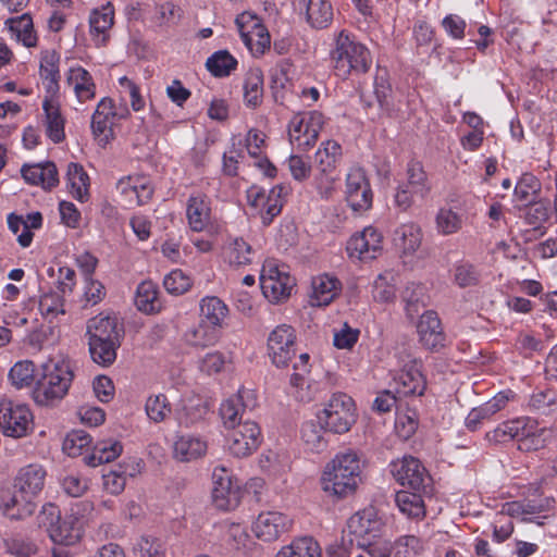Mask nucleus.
Instances as JSON below:
<instances>
[{"label":"nucleus","mask_w":557,"mask_h":557,"mask_svg":"<svg viewBox=\"0 0 557 557\" xmlns=\"http://www.w3.org/2000/svg\"><path fill=\"white\" fill-rule=\"evenodd\" d=\"M361 481V462L351 449L339 451L326 463L322 476V490L337 498L352 495Z\"/></svg>","instance_id":"f257e3e1"},{"label":"nucleus","mask_w":557,"mask_h":557,"mask_svg":"<svg viewBox=\"0 0 557 557\" xmlns=\"http://www.w3.org/2000/svg\"><path fill=\"white\" fill-rule=\"evenodd\" d=\"M330 58L335 75L343 79L351 73L364 74L372 65L371 52L367 46L346 29L335 35Z\"/></svg>","instance_id":"f03ea898"},{"label":"nucleus","mask_w":557,"mask_h":557,"mask_svg":"<svg viewBox=\"0 0 557 557\" xmlns=\"http://www.w3.org/2000/svg\"><path fill=\"white\" fill-rule=\"evenodd\" d=\"M46 471L39 465H28L23 467L15 478V488L21 493L22 499L17 495L10 497L2 505L3 515L12 520H22L30 516L36 505L32 498L36 496L44 487Z\"/></svg>","instance_id":"7ed1b4c3"},{"label":"nucleus","mask_w":557,"mask_h":557,"mask_svg":"<svg viewBox=\"0 0 557 557\" xmlns=\"http://www.w3.org/2000/svg\"><path fill=\"white\" fill-rule=\"evenodd\" d=\"M73 379L70 362L45 364L42 376L37 381L33 392L34 400L40 406L53 405L67 394Z\"/></svg>","instance_id":"20e7f679"},{"label":"nucleus","mask_w":557,"mask_h":557,"mask_svg":"<svg viewBox=\"0 0 557 557\" xmlns=\"http://www.w3.org/2000/svg\"><path fill=\"white\" fill-rule=\"evenodd\" d=\"M355 403L345 393H335L326 401L324 408L317 414L325 430L334 434H344L356 422Z\"/></svg>","instance_id":"39448f33"},{"label":"nucleus","mask_w":557,"mask_h":557,"mask_svg":"<svg viewBox=\"0 0 557 557\" xmlns=\"http://www.w3.org/2000/svg\"><path fill=\"white\" fill-rule=\"evenodd\" d=\"M38 523L44 527L53 543L62 546L76 544L82 536V525L76 518L61 519L57 506H45L38 516Z\"/></svg>","instance_id":"423d86ee"},{"label":"nucleus","mask_w":557,"mask_h":557,"mask_svg":"<svg viewBox=\"0 0 557 557\" xmlns=\"http://www.w3.org/2000/svg\"><path fill=\"white\" fill-rule=\"evenodd\" d=\"M400 372L395 379V391L399 397L422 396L426 388V381L422 374V360L404 349L397 354Z\"/></svg>","instance_id":"0eeeda50"},{"label":"nucleus","mask_w":557,"mask_h":557,"mask_svg":"<svg viewBox=\"0 0 557 557\" xmlns=\"http://www.w3.org/2000/svg\"><path fill=\"white\" fill-rule=\"evenodd\" d=\"M295 284V278L289 275L286 265H280L275 260H267L263 263L260 272V285L264 297L271 302H278L287 298Z\"/></svg>","instance_id":"6e6552de"},{"label":"nucleus","mask_w":557,"mask_h":557,"mask_svg":"<svg viewBox=\"0 0 557 557\" xmlns=\"http://www.w3.org/2000/svg\"><path fill=\"white\" fill-rule=\"evenodd\" d=\"M34 430V417L30 409L10 399L0 400V431L3 435L22 438Z\"/></svg>","instance_id":"1a4fd4ad"},{"label":"nucleus","mask_w":557,"mask_h":557,"mask_svg":"<svg viewBox=\"0 0 557 557\" xmlns=\"http://www.w3.org/2000/svg\"><path fill=\"white\" fill-rule=\"evenodd\" d=\"M324 125V116L319 111H310L293 116L288 125L289 140L300 150H308L318 140Z\"/></svg>","instance_id":"9d476101"},{"label":"nucleus","mask_w":557,"mask_h":557,"mask_svg":"<svg viewBox=\"0 0 557 557\" xmlns=\"http://www.w3.org/2000/svg\"><path fill=\"white\" fill-rule=\"evenodd\" d=\"M287 194L288 187L284 185H276L268 193L263 188L252 186L247 191V199L249 205L259 211L262 224L268 226L281 213L284 196Z\"/></svg>","instance_id":"9b49d317"},{"label":"nucleus","mask_w":557,"mask_h":557,"mask_svg":"<svg viewBox=\"0 0 557 557\" xmlns=\"http://www.w3.org/2000/svg\"><path fill=\"white\" fill-rule=\"evenodd\" d=\"M259 425L247 417L243 423L228 430L226 446L230 453L238 458L252 454L261 443Z\"/></svg>","instance_id":"f8f14e48"},{"label":"nucleus","mask_w":557,"mask_h":557,"mask_svg":"<svg viewBox=\"0 0 557 557\" xmlns=\"http://www.w3.org/2000/svg\"><path fill=\"white\" fill-rule=\"evenodd\" d=\"M296 332L290 325H277L269 334L268 354L275 367H287L296 356Z\"/></svg>","instance_id":"ddd939ff"},{"label":"nucleus","mask_w":557,"mask_h":557,"mask_svg":"<svg viewBox=\"0 0 557 557\" xmlns=\"http://www.w3.org/2000/svg\"><path fill=\"white\" fill-rule=\"evenodd\" d=\"M257 407V397L252 389L239 388L237 394L224 400L220 406V416L224 426L230 430L243 423Z\"/></svg>","instance_id":"4468645a"},{"label":"nucleus","mask_w":557,"mask_h":557,"mask_svg":"<svg viewBox=\"0 0 557 557\" xmlns=\"http://www.w3.org/2000/svg\"><path fill=\"white\" fill-rule=\"evenodd\" d=\"M212 503L220 510H233L240 502L239 484L233 480L230 471L222 467H215L212 473Z\"/></svg>","instance_id":"2eb2a0df"},{"label":"nucleus","mask_w":557,"mask_h":557,"mask_svg":"<svg viewBox=\"0 0 557 557\" xmlns=\"http://www.w3.org/2000/svg\"><path fill=\"white\" fill-rule=\"evenodd\" d=\"M348 530L358 539V545H369L381 537L384 521L377 510L370 506L354 513L347 522Z\"/></svg>","instance_id":"dca6fc26"},{"label":"nucleus","mask_w":557,"mask_h":557,"mask_svg":"<svg viewBox=\"0 0 557 557\" xmlns=\"http://www.w3.org/2000/svg\"><path fill=\"white\" fill-rule=\"evenodd\" d=\"M346 200L355 212H364L372 207L373 193L361 168H351L346 175Z\"/></svg>","instance_id":"f3484780"},{"label":"nucleus","mask_w":557,"mask_h":557,"mask_svg":"<svg viewBox=\"0 0 557 557\" xmlns=\"http://www.w3.org/2000/svg\"><path fill=\"white\" fill-rule=\"evenodd\" d=\"M240 38L255 57L262 55L270 48V35L260 20L249 13H243L236 18Z\"/></svg>","instance_id":"a211bd4d"},{"label":"nucleus","mask_w":557,"mask_h":557,"mask_svg":"<svg viewBox=\"0 0 557 557\" xmlns=\"http://www.w3.org/2000/svg\"><path fill=\"white\" fill-rule=\"evenodd\" d=\"M391 473L403 486L413 491H422L431 481L426 469L419 459L412 456H405L391 463Z\"/></svg>","instance_id":"6ab92c4d"},{"label":"nucleus","mask_w":557,"mask_h":557,"mask_svg":"<svg viewBox=\"0 0 557 557\" xmlns=\"http://www.w3.org/2000/svg\"><path fill=\"white\" fill-rule=\"evenodd\" d=\"M382 234L372 226L364 227L362 232L350 237L347 243V252L350 258L358 260H372L382 250Z\"/></svg>","instance_id":"aec40b11"},{"label":"nucleus","mask_w":557,"mask_h":557,"mask_svg":"<svg viewBox=\"0 0 557 557\" xmlns=\"http://www.w3.org/2000/svg\"><path fill=\"white\" fill-rule=\"evenodd\" d=\"M292 527V519L278 511H263L253 522L252 530L256 536L264 542L277 540Z\"/></svg>","instance_id":"412c9836"},{"label":"nucleus","mask_w":557,"mask_h":557,"mask_svg":"<svg viewBox=\"0 0 557 557\" xmlns=\"http://www.w3.org/2000/svg\"><path fill=\"white\" fill-rule=\"evenodd\" d=\"M117 112L114 110L113 101L110 98H102L91 117V131L94 136L103 145L113 138V124Z\"/></svg>","instance_id":"4be33fe9"},{"label":"nucleus","mask_w":557,"mask_h":557,"mask_svg":"<svg viewBox=\"0 0 557 557\" xmlns=\"http://www.w3.org/2000/svg\"><path fill=\"white\" fill-rule=\"evenodd\" d=\"M87 335L90 341L121 345L124 331L123 327L119 325L116 318L99 314L88 321Z\"/></svg>","instance_id":"5701e85b"},{"label":"nucleus","mask_w":557,"mask_h":557,"mask_svg":"<svg viewBox=\"0 0 557 557\" xmlns=\"http://www.w3.org/2000/svg\"><path fill=\"white\" fill-rule=\"evenodd\" d=\"M211 200L202 194H191L186 205V218L188 225L194 232H202L211 221Z\"/></svg>","instance_id":"b1692460"},{"label":"nucleus","mask_w":557,"mask_h":557,"mask_svg":"<svg viewBox=\"0 0 557 557\" xmlns=\"http://www.w3.org/2000/svg\"><path fill=\"white\" fill-rule=\"evenodd\" d=\"M417 330L420 342L426 349L436 350L444 346L445 334L436 312L425 311L420 317Z\"/></svg>","instance_id":"393cba45"},{"label":"nucleus","mask_w":557,"mask_h":557,"mask_svg":"<svg viewBox=\"0 0 557 557\" xmlns=\"http://www.w3.org/2000/svg\"><path fill=\"white\" fill-rule=\"evenodd\" d=\"M208 413V406L200 396H186L183 397L174 409V418L180 425L189 428L206 417Z\"/></svg>","instance_id":"a878e982"},{"label":"nucleus","mask_w":557,"mask_h":557,"mask_svg":"<svg viewBox=\"0 0 557 557\" xmlns=\"http://www.w3.org/2000/svg\"><path fill=\"white\" fill-rule=\"evenodd\" d=\"M60 54L55 50H45L40 53L39 76L46 90V96L57 97L60 85Z\"/></svg>","instance_id":"bb28decb"},{"label":"nucleus","mask_w":557,"mask_h":557,"mask_svg":"<svg viewBox=\"0 0 557 557\" xmlns=\"http://www.w3.org/2000/svg\"><path fill=\"white\" fill-rule=\"evenodd\" d=\"M510 392H499L493 398L479 407L471 409L465 420L469 431H476L484 421L490 420L496 412L502 410L509 400Z\"/></svg>","instance_id":"cd10ccee"},{"label":"nucleus","mask_w":557,"mask_h":557,"mask_svg":"<svg viewBox=\"0 0 557 557\" xmlns=\"http://www.w3.org/2000/svg\"><path fill=\"white\" fill-rule=\"evenodd\" d=\"M255 255L251 245L243 237H230L222 248L223 260L234 269L251 264Z\"/></svg>","instance_id":"c85d7f7f"},{"label":"nucleus","mask_w":557,"mask_h":557,"mask_svg":"<svg viewBox=\"0 0 557 557\" xmlns=\"http://www.w3.org/2000/svg\"><path fill=\"white\" fill-rule=\"evenodd\" d=\"M208 450L207 441L200 435L184 434L177 436L173 446L175 459L188 462L197 460L206 455Z\"/></svg>","instance_id":"c756f323"},{"label":"nucleus","mask_w":557,"mask_h":557,"mask_svg":"<svg viewBox=\"0 0 557 557\" xmlns=\"http://www.w3.org/2000/svg\"><path fill=\"white\" fill-rule=\"evenodd\" d=\"M47 136L55 144L64 140L65 120L61 114L57 97L45 96L42 102Z\"/></svg>","instance_id":"7c9ffc66"},{"label":"nucleus","mask_w":557,"mask_h":557,"mask_svg":"<svg viewBox=\"0 0 557 557\" xmlns=\"http://www.w3.org/2000/svg\"><path fill=\"white\" fill-rule=\"evenodd\" d=\"M21 173L28 184L40 185L45 189H51L59 184L58 170L52 162L25 164Z\"/></svg>","instance_id":"2f4dec72"},{"label":"nucleus","mask_w":557,"mask_h":557,"mask_svg":"<svg viewBox=\"0 0 557 557\" xmlns=\"http://www.w3.org/2000/svg\"><path fill=\"white\" fill-rule=\"evenodd\" d=\"M341 289L339 281L332 275L321 274L312 280V294L310 302L312 306H327Z\"/></svg>","instance_id":"473e14b6"},{"label":"nucleus","mask_w":557,"mask_h":557,"mask_svg":"<svg viewBox=\"0 0 557 557\" xmlns=\"http://www.w3.org/2000/svg\"><path fill=\"white\" fill-rule=\"evenodd\" d=\"M113 20L114 10L110 3L91 12L89 18L90 34L97 46H102L107 42Z\"/></svg>","instance_id":"72a5a7b5"},{"label":"nucleus","mask_w":557,"mask_h":557,"mask_svg":"<svg viewBox=\"0 0 557 557\" xmlns=\"http://www.w3.org/2000/svg\"><path fill=\"white\" fill-rule=\"evenodd\" d=\"M422 230L416 223H405L398 226L394 232V244L404 256L413 255L421 246Z\"/></svg>","instance_id":"f704fd0d"},{"label":"nucleus","mask_w":557,"mask_h":557,"mask_svg":"<svg viewBox=\"0 0 557 557\" xmlns=\"http://www.w3.org/2000/svg\"><path fill=\"white\" fill-rule=\"evenodd\" d=\"M306 9L307 22L315 29L326 28L333 21V7L330 0H300Z\"/></svg>","instance_id":"c9c22d12"},{"label":"nucleus","mask_w":557,"mask_h":557,"mask_svg":"<svg viewBox=\"0 0 557 557\" xmlns=\"http://www.w3.org/2000/svg\"><path fill=\"white\" fill-rule=\"evenodd\" d=\"M66 82L73 87L79 102L90 100L96 95V85L90 73L82 66L71 67L67 72Z\"/></svg>","instance_id":"e433bc0d"},{"label":"nucleus","mask_w":557,"mask_h":557,"mask_svg":"<svg viewBox=\"0 0 557 557\" xmlns=\"http://www.w3.org/2000/svg\"><path fill=\"white\" fill-rule=\"evenodd\" d=\"M244 102L246 107L256 109L263 99V73L258 67L250 69L244 79Z\"/></svg>","instance_id":"4c0bfd02"},{"label":"nucleus","mask_w":557,"mask_h":557,"mask_svg":"<svg viewBox=\"0 0 557 557\" xmlns=\"http://www.w3.org/2000/svg\"><path fill=\"white\" fill-rule=\"evenodd\" d=\"M276 557H322V548L312 536H300L283 546Z\"/></svg>","instance_id":"58836bf2"},{"label":"nucleus","mask_w":557,"mask_h":557,"mask_svg":"<svg viewBox=\"0 0 557 557\" xmlns=\"http://www.w3.org/2000/svg\"><path fill=\"white\" fill-rule=\"evenodd\" d=\"M421 491H400L395 495V503L399 511L410 519L421 520L425 517V505Z\"/></svg>","instance_id":"ea45409f"},{"label":"nucleus","mask_w":557,"mask_h":557,"mask_svg":"<svg viewBox=\"0 0 557 557\" xmlns=\"http://www.w3.org/2000/svg\"><path fill=\"white\" fill-rule=\"evenodd\" d=\"M201 321L218 329L222 327L223 321L228 314L227 306L215 296H206L200 300Z\"/></svg>","instance_id":"a19ab883"},{"label":"nucleus","mask_w":557,"mask_h":557,"mask_svg":"<svg viewBox=\"0 0 557 557\" xmlns=\"http://www.w3.org/2000/svg\"><path fill=\"white\" fill-rule=\"evenodd\" d=\"M342 156V147L335 140H326L315 152V164L320 174L335 173L337 162Z\"/></svg>","instance_id":"79ce46f5"},{"label":"nucleus","mask_w":557,"mask_h":557,"mask_svg":"<svg viewBox=\"0 0 557 557\" xmlns=\"http://www.w3.org/2000/svg\"><path fill=\"white\" fill-rule=\"evenodd\" d=\"M66 178L72 196L81 202L88 200L89 176L84 168L78 163L71 162L67 165Z\"/></svg>","instance_id":"37998d69"},{"label":"nucleus","mask_w":557,"mask_h":557,"mask_svg":"<svg viewBox=\"0 0 557 557\" xmlns=\"http://www.w3.org/2000/svg\"><path fill=\"white\" fill-rule=\"evenodd\" d=\"M325 426L320 421H307L301 426V441L308 450L321 453L327 447Z\"/></svg>","instance_id":"c03bdc74"},{"label":"nucleus","mask_w":557,"mask_h":557,"mask_svg":"<svg viewBox=\"0 0 557 557\" xmlns=\"http://www.w3.org/2000/svg\"><path fill=\"white\" fill-rule=\"evenodd\" d=\"M219 338L220 329L201 320L197 325L190 327L185 333L186 342L195 347H208L214 345Z\"/></svg>","instance_id":"a18cd8bd"},{"label":"nucleus","mask_w":557,"mask_h":557,"mask_svg":"<svg viewBox=\"0 0 557 557\" xmlns=\"http://www.w3.org/2000/svg\"><path fill=\"white\" fill-rule=\"evenodd\" d=\"M553 431L547 428H540L533 420V425L528 428L525 435L519 441L518 448L522 451H535L542 449L552 441Z\"/></svg>","instance_id":"49530a36"},{"label":"nucleus","mask_w":557,"mask_h":557,"mask_svg":"<svg viewBox=\"0 0 557 557\" xmlns=\"http://www.w3.org/2000/svg\"><path fill=\"white\" fill-rule=\"evenodd\" d=\"M135 304L145 313H154L161 309L158 288L151 281L141 282L136 289Z\"/></svg>","instance_id":"de8ad7c7"},{"label":"nucleus","mask_w":557,"mask_h":557,"mask_svg":"<svg viewBox=\"0 0 557 557\" xmlns=\"http://www.w3.org/2000/svg\"><path fill=\"white\" fill-rule=\"evenodd\" d=\"M123 447L119 441L103 440L96 443L91 455L87 458V463L97 467L101 463H108L116 459L122 454Z\"/></svg>","instance_id":"09e8293b"},{"label":"nucleus","mask_w":557,"mask_h":557,"mask_svg":"<svg viewBox=\"0 0 557 557\" xmlns=\"http://www.w3.org/2000/svg\"><path fill=\"white\" fill-rule=\"evenodd\" d=\"M310 356L306 352L300 354L297 361L294 363V373L290 376V386L295 388L294 396L300 401L310 400V395L302 391L307 383V374L310 372L309 364Z\"/></svg>","instance_id":"8fccbe9b"},{"label":"nucleus","mask_w":557,"mask_h":557,"mask_svg":"<svg viewBox=\"0 0 557 557\" xmlns=\"http://www.w3.org/2000/svg\"><path fill=\"white\" fill-rule=\"evenodd\" d=\"M237 64V60L227 50L215 51L206 61L207 70L214 77L231 75L236 70Z\"/></svg>","instance_id":"3c124183"},{"label":"nucleus","mask_w":557,"mask_h":557,"mask_svg":"<svg viewBox=\"0 0 557 557\" xmlns=\"http://www.w3.org/2000/svg\"><path fill=\"white\" fill-rule=\"evenodd\" d=\"M407 182L409 187L419 195V200H423L431 191V184L428 175L419 161H410L407 165Z\"/></svg>","instance_id":"603ef678"},{"label":"nucleus","mask_w":557,"mask_h":557,"mask_svg":"<svg viewBox=\"0 0 557 557\" xmlns=\"http://www.w3.org/2000/svg\"><path fill=\"white\" fill-rule=\"evenodd\" d=\"M8 554L13 557H33L37 554V544L27 535L17 533L4 540Z\"/></svg>","instance_id":"864d4df0"},{"label":"nucleus","mask_w":557,"mask_h":557,"mask_svg":"<svg viewBox=\"0 0 557 557\" xmlns=\"http://www.w3.org/2000/svg\"><path fill=\"white\" fill-rule=\"evenodd\" d=\"M89 352L94 362L101 367H110L116 360L117 349L121 345L114 343L88 339Z\"/></svg>","instance_id":"5fc2aeb1"},{"label":"nucleus","mask_w":557,"mask_h":557,"mask_svg":"<svg viewBox=\"0 0 557 557\" xmlns=\"http://www.w3.org/2000/svg\"><path fill=\"white\" fill-rule=\"evenodd\" d=\"M533 425V419L529 417L517 418L507 422H504L494 431V437L497 441L508 438H518V442L525 435L528 428Z\"/></svg>","instance_id":"6e6d98bb"},{"label":"nucleus","mask_w":557,"mask_h":557,"mask_svg":"<svg viewBox=\"0 0 557 557\" xmlns=\"http://www.w3.org/2000/svg\"><path fill=\"white\" fill-rule=\"evenodd\" d=\"M8 23L10 24V29L25 47L30 48L36 46L37 37L34 33L33 20L28 14H23L16 18H10Z\"/></svg>","instance_id":"4d7b16f0"},{"label":"nucleus","mask_w":557,"mask_h":557,"mask_svg":"<svg viewBox=\"0 0 557 557\" xmlns=\"http://www.w3.org/2000/svg\"><path fill=\"white\" fill-rule=\"evenodd\" d=\"M436 230L447 236L459 232L462 227V216L450 208H441L435 216Z\"/></svg>","instance_id":"13d9d810"},{"label":"nucleus","mask_w":557,"mask_h":557,"mask_svg":"<svg viewBox=\"0 0 557 557\" xmlns=\"http://www.w3.org/2000/svg\"><path fill=\"white\" fill-rule=\"evenodd\" d=\"M145 410L151 421L160 423L171 414L172 407L164 394H158L147 398Z\"/></svg>","instance_id":"bf43d9fd"},{"label":"nucleus","mask_w":557,"mask_h":557,"mask_svg":"<svg viewBox=\"0 0 557 557\" xmlns=\"http://www.w3.org/2000/svg\"><path fill=\"white\" fill-rule=\"evenodd\" d=\"M64 296L59 289L45 293L39 299V311L47 319H53L58 314H63Z\"/></svg>","instance_id":"052dcab7"},{"label":"nucleus","mask_w":557,"mask_h":557,"mask_svg":"<svg viewBox=\"0 0 557 557\" xmlns=\"http://www.w3.org/2000/svg\"><path fill=\"white\" fill-rule=\"evenodd\" d=\"M540 186L539 180L533 174L524 173L515 186L513 197L523 205L529 203L540 190Z\"/></svg>","instance_id":"680f3d73"},{"label":"nucleus","mask_w":557,"mask_h":557,"mask_svg":"<svg viewBox=\"0 0 557 557\" xmlns=\"http://www.w3.org/2000/svg\"><path fill=\"white\" fill-rule=\"evenodd\" d=\"M423 296L424 287L418 283H410L403 290L401 297L406 302L405 309L410 319H413L419 313L420 308L424 306Z\"/></svg>","instance_id":"e2e57ef3"},{"label":"nucleus","mask_w":557,"mask_h":557,"mask_svg":"<svg viewBox=\"0 0 557 557\" xmlns=\"http://www.w3.org/2000/svg\"><path fill=\"white\" fill-rule=\"evenodd\" d=\"M91 443L90 435L83 430L70 432L63 441V451L70 457H77Z\"/></svg>","instance_id":"0e129e2a"},{"label":"nucleus","mask_w":557,"mask_h":557,"mask_svg":"<svg viewBox=\"0 0 557 557\" xmlns=\"http://www.w3.org/2000/svg\"><path fill=\"white\" fill-rule=\"evenodd\" d=\"M34 372L35 369L32 361H18L11 368L9 379L15 387L22 388L32 384Z\"/></svg>","instance_id":"69168bd1"},{"label":"nucleus","mask_w":557,"mask_h":557,"mask_svg":"<svg viewBox=\"0 0 557 557\" xmlns=\"http://www.w3.org/2000/svg\"><path fill=\"white\" fill-rule=\"evenodd\" d=\"M163 286L172 295H182L191 287V280L182 270H173L163 280Z\"/></svg>","instance_id":"338daca9"},{"label":"nucleus","mask_w":557,"mask_h":557,"mask_svg":"<svg viewBox=\"0 0 557 557\" xmlns=\"http://www.w3.org/2000/svg\"><path fill=\"white\" fill-rule=\"evenodd\" d=\"M135 557H165L164 548L159 540L141 536L134 546Z\"/></svg>","instance_id":"774afa93"}]
</instances>
